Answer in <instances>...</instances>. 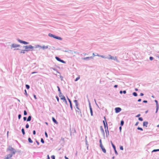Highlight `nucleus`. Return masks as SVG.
I'll list each match as a JSON object with an SVG mask.
<instances>
[{"instance_id": "obj_1", "label": "nucleus", "mask_w": 159, "mask_h": 159, "mask_svg": "<svg viewBox=\"0 0 159 159\" xmlns=\"http://www.w3.org/2000/svg\"><path fill=\"white\" fill-rule=\"evenodd\" d=\"M24 47L25 49V51H29L30 49H33L34 48V47L31 45L25 46H24Z\"/></svg>"}, {"instance_id": "obj_2", "label": "nucleus", "mask_w": 159, "mask_h": 159, "mask_svg": "<svg viewBox=\"0 0 159 159\" xmlns=\"http://www.w3.org/2000/svg\"><path fill=\"white\" fill-rule=\"evenodd\" d=\"M59 96L61 100H62L64 102L67 103V102L65 97L63 95H62L61 94H59Z\"/></svg>"}, {"instance_id": "obj_3", "label": "nucleus", "mask_w": 159, "mask_h": 159, "mask_svg": "<svg viewBox=\"0 0 159 159\" xmlns=\"http://www.w3.org/2000/svg\"><path fill=\"white\" fill-rule=\"evenodd\" d=\"M35 47L36 48H42L44 50V49H47L48 48V46H45V45H43L42 47V46H40L39 45H37Z\"/></svg>"}, {"instance_id": "obj_4", "label": "nucleus", "mask_w": 159, "mask_h": 159, "mask_svg": "<svg viewBox=\"0 0 159 159\" xmlns=\"http://www.w3.org/2000/svg\"><path fill=\"white\" fill-rule=\"evenodd\" d=\"M20 46V45H19L15 44H12V45L11 46V48H17L18 47H19Z\"/></svg>"}, {"instance_id": "obj_5", "label": "nucleus", "mask_w": 159, "mask_h": 159, "mask_svg": "<svg viewBox=\"0 0 159 159\" xmlns=\"http://www.w3.org/2000/svg\"><path fill=\"white\" fill-rule=\"evenodd\" d=\"M18 41L20 43H23L24 44H28L29 43L28 42H27L25 41H22L21 40H20V39H19L18 40Z\"/></svg>"}, {"instance_id": "obj_6", "label": "nucleus", "mask_w": 159, "mask_h": 159, "mask_svg": "<svg viewBox=\"0 0 159 159\" xmlns=\"http://www.w3.org/2000/svg\"><path fill=\"white\" fill-rule=\"evenodd\" d=\"M115 110L116 112L117 113L121 111V109L120 107H116L115 108Z\"/></svg>"}, {"instance_id": "obj_7", "label": "nucleus", "mask_w": 159, "mask_h": 159, "mask_svg": "<svg viewBox=\"0 0 159 159\" xmlns=\"http://www.w3.org/2000/svg\"><path fill=\"white\" fill-rule=\"evenodd\" d=\"M111 144L112 146V147L115 150V153L116 154H117L118 153L116 150V147H115V146L113 144V143H112V142H111Z\"/></svg>"}, {"instance_id": "obj_8", "label": "nucleus", "mask_w": 159, "mask_h": 159, "mask_svg": "<svg viewBox=\"0 0 159 159\" xmlns=\"http://www.w3.org/2000/svg\"><path fill=\"white\" fill-rule=\"evenodd\" d=\"M100 147H101V148L102 149L103 152L104 153H106V150L105 149V148H104V147L102 145V146H100Z\"/></svg>"}, {"instance_id": "obj_9", "label": "nucleus", "mask_w": 159, "mask_h": 159, "mask_svg": "<svg viewBox=\"0 0 159 159\" xmlns=\"http://www.w3.org/2000/svg\"><path fill=\"white\" fill-rule=\"evenodd\" d=\"M12 156V155L11 154H9L7 155V157L4 159H10Z\"/></svg>"}, {"instance_id": "obj_10", "label": "nucleus", "mask_w": 159, "mask_h": 159, "mask_svg": "<svg viewBox=\"0 0 159 159\" xmlns=\"http://www.w3.org/2000/svg\"><path fill=\"white\" fill-rule=\"evenodd\" d=\"M52 37H53L54 38H55V39H59V40L61 39V38L59 37L56 36H55L54 35H52Z\"/></svg>"}, {"instance_id": "obj_11", "label": "nucleus", "mask_w": 159, "mask_h": 159, "mask_svg": "<svg viewBox=\"0 0 159 159\" xmlns=\"http://www.w3.org/2000/svg\"><path fill=\"white\" fill-rule=\"evenodd\" d=\"M109 56L110 57V59L114 60H115L116 59V57H112V56H111V55H109Z\"/></svg>"}, {"instance_id": "obj_12", "label": "nucleus", "mask_w": 159, "mask_h": 159, "mask_svg": "<svg viewBox=\"0 0 159 159\" xmlns=\"http://www.w3.org/2000/svg\"><path fill=\"white\" fill-rule=\"evenodd\" d=\"M148 124V122L146 121H144L143 122V126H145L146 127H147V125Z\"/></svg>"}, {"instance_id": "obj_13", "label": "nucleus", "mask_w": 159, "mask_h": 159, "mask_svg": "<svg viewBox=\"0 0 159 159\" xmlns=\"http://www.w3.org/2000/svg\"><path fill=\"white\" fill-rule=\"evenodd\" d=\"M90 111L91 115L92 116H93V113L92 109L91 108V106L90 107Z\"/></svg>"}, {"instance_id": "obj_14", "label": "nucleus", "mask_w": 159, "mask_h": 159, "mask_svg": "<svg viewBox=\"0 0 159 159\" xmlns=\"http://www.w3.org/2000/svg\"><path fill=\"white\" fill-rule=\"evenodd\" d=\"M92 58V57H85V58H83V59L84 60H86L87 59H89L90 58Z\"/></svg>"}, {"instance_id": "obj_15", "label": "nucleus", "mask_w": 159, "mask_h": 159, "mask_svg": "<svg viewBox=\"0 0 159 159\" xmlns=\"http://www.w3.org/2000/svg\"><path fill=\"white\" fill-rule=\"evenodd\" d=\"M52 120L56 124H57L58 123L57 122V121H56V120L55 119V118L53 117H52Z\"/></svg>"}, {"instance_id": "obj_16", "label": "nucleus", "mask_w": 159, "mask_h": 159, "mask_svg": "<svg viewBox=\"0 0 159 159\" xmlns=\"http://www.w3.org/2000/svg\"><path fill=\"white\" fill-rule=\"evenodd\" d=\"M104 120H103V124L104 125V127H105V123H106V118H105V117H104Z\"/></svg>"}, {"instance_id": "obj_17", "label": "nucleus", "mask_w": 159, "mask_h": 159, "mask_svg": "<svg viewBox=\"0 0 159 159\" xmlns=\"http://www.w3.org/2000/svg\"><path fill=\"white\" fill-rule=\"evenodd\" d=\"M106 127L107 128V129H108V126H107V124L106 121V123H105V127H104V128H105V130L106 131Z\"/></svg>"}, {"instance_id": "obj_18", "label": "nucleus", "mask_w": 159, "mask_h": 159, "mask_svg": "<svg viewBox=\"0 0 159 159\" xmlns=\"http://www.w3.org/2000/svg\"><path fill=\"white\" fill-rule=\"evenodd\" d=\"M31 120V116H29L27 119V121H30Z\"/></svg>"}, {"instance_id": "obj_19", "label": "nucleus", "mask_w": 159, "mask_h": 159, "mask_svg": "<svg viewBox=\"0 0 159 159\" xmlns=\"http://www.w3.org/2000/svg\"><path fill=\"white\" fill-rule=\"evenodd\" d=\"M28 141H29V142L30 143H33V141H32V140H31V138H28Z\"/></svg>"}, {"instance_id": "obj_20", "label": "nucleus", "mask_w": 159, "mask_h": 159, "mask_svg": "<svg viewBox=\"0 0 159 159\" xmlns=\"http://www.w3.org/2000/svg\"><path fill=\"white\" fill-rule=\"evenodd\" d=\"M80 75H79L78 76V77L76 78V79H75V81H77V80H78L79 79H80Z\"/></svg>"}, {"instance_id": "obj_21", "label": "nucleus", "mask_w": 159, "mask_h": 159, "mask_svg": "<svg viewBox=\"0 0 159 159\" xmlns=\"http://www.w3.org/2000/svg\"><path fill=\"white\" fill-rule=\"evenodd\" d=\"M156 113H157V112L158 110L159 106H156Z\"/></svg>"}, {"instance_id": "obj_22", "label": "nucleus", "mask_w": 159, "mask_h": 159, "mask_svg": "<svg viewBox=\"0 0 159 159\" xmlns=\"http://www.w3.org/2000/svg\"><path fill=\"white\" fill-rule=\"evenodd\" d=\"M21 131H22V133L23 134V135H24L25 134V132L24 129H23V128L22 129H21Z\"/></svg>"}, {"instance_id": "obj_23", "label": "nucleus", "mask_w": 159, "mask_h": 159, "mask_svg": "<svg viewBox=\"0 0 159 159\" xmlns=\"http://www.w3.org/2000/svg\"><path fill=\"white\" fill-rule=\"evenodd\" d=\"M155 102H156V106H159V104H158V101L157 100H155Z\"/></svg>"}, {"instance_id": "obj_24", "label": "nucleus", "mask_w": 159, "mask_h": 159, "mask_svg": "<svg viewBox=\"0 0 159 159\" xmlns=\"http://www.w3.org/2000/svg\"><path fill=\"white\" fill-rule=\"evenodd\" d=\"M133 94L134 96H137V94L136 92H134Z\"/></svg>"}, {"instance_id": "obj_25", "label": "nucleus", "mask_w": 159, "mask_h": 159, "mask_svg": "<svg viewBox=\"0 0 159 159\" xmlns=\"http://www.w3.org/2000/svg\"><path fill=\"white\" fill-rule=\"evenodd\" d=\"M56 59L58 61H60V59L58 57H56Z\"/></svg>"}, {"instance_id": "obj_26", "label": "nucleus", "mask_w": 159, "mask_h": 159, "mask_svg": "<svg viewBox=\"0 0 159 159\" xmlns=\"http://www.w3.org/2000/svg\"><path fill=\"white\" fill-rule=\"evenodd\" d=\"M25 86H26V88L27 89H29L30 88V86L29 85H28L27 84H26Z\"/></svg>"}, {"instance_id": "obj_27", "label": "nucleus", "mask_w": 159, "mask_h": 159, "mask_svg": "<svg viewBox=\"0 0 159 159\" xmlns=\"http://www.w3.org/2000/svg\"><path fill=\"white\" fill-rule=\"evenodd\" d=\"M99 142H100V146H102V141H101V139H100Z\"/></svg>"}, {"instance_id": "obj_28", "label": "nucleus", "mask_w": 159, "mask_h": 159, "mask_svg": "<svg viewBox=\"0 0 159 159\" xmlns=\"http://www.w3.org/2000/svg\"><path fill=\"white\" fill-rule=\"evenodd\" d=\"M139 120L141 121H142L143 120V119L142 117H139Z\"/></svg>"}, {"instance_id": "obj_29", "label": "nucleus", "mask_w": 159, "mask_h": 159, "mask_svg": "<svg viewBox=\"0 0 159 159\" xmlns=\"http://www.w3.org/2000/svg\"><path fill=\"white\" fill-rule=\"evenodd\" d=\"M124 123V122L122 120L121 121L120 124L121 125V126H122L123 125Z\"/></svg>"}, {"instance_id": "obj_30", "label": "nucleus", "mask_w": 159, "mask_h": 159, "mask_svg": "<svg viewBox=\"0 0 159 159\" xmlns=\"http://www.w3.org/2000/svg\"><path fill=\"white\" fill-rule=\"evenodd\" d=\"M137 129H138L141 130V131H142L143 130V129L142 128H141L140 127H138L137 128Z\"/></svg>"}, {"instance_id": "obj_31", "label": "nucleus", "mask_w": 159, "mask_h": 159, "mask_svg": "<svg viewBox=\"0 0 159 159\" xmlns=\"http://www.w3.org/2000/svg\"><path fill=\"white\" fill-rule=\"evenodd\" d=\"M41 142L43 143H44V141L43 140V139L42 138H41Z\"/></svg>"}, {"instance_id": "obj_32", "label": "nucleus", "mask_w": 159, "mask_h": 159, "mask_svg": "<svg viewBox=\"0 0 159 159\" xmlns=\"http://www.w3.org/2000/svg\"><path fill=\"white\" fill-rule=\"evenodd\" d=\"M60 62H61L62 63H65V61H63V60H61V59H60Z\"/></svg>"}, {"instance_id": "obj_33", "label": "nucleus", "mask_w": 159, "mask_h": 159, "mask_svg": "<svg viewBox=\"0 0 159 159\" xmlns=\"http://www.w3.org/2000/svg\"><path fill=\"white\" fill-rule=\"evenodd\" d=\"M57 88H58V91L60 92V94H61V90L59 87L58 86H57Z\"/></svg>"}, {"instance_id": "obj_34", "label": "nucleus", "mask_w": 159, "mask_h": 159, "mask_svg": "<svg viewBox=\"0 0 159 159\" xmlns=\"http://www.w3.org/2000/svg\"><path fill=\"white\" fill-rule=\"evenodd\" d=\"M51 157L52 158V159H55V157L54 155L52 156Z\"/></svg>"}, {"instance_id": "obj_35", "label": "nucleus", "mask_w": 159, "mask_h": 159, "mask_svg": "<svg viewBox=\"0 0 159 159\" xmlns=\"http://www.w3.org/2000/svg\"><path fill=\"white\" fill-rule=\"evenodd\" d=\"M120 149L121 150H123V147L122 146H120Z\"/></svg>"}, {"instance_id": "obj_36", "label": "nucleus", "mask_w": 159, "mask_h": 159, "mask_svg": "<svg viewBox=\"0 0 159 159\" xmlns=\"http://www.w3.org/2000/svg\"><path fill=\"white\" fill-rule=\"evenodd\" d=\"M29 125L28 124H27L25 126L26 128H28L29 127Z\"/></svg>"}, {"instance_id": "obj_37", "label": "nucleus", "mask_w": 159, "mask_h": 159, "mask_svg": "<svg viewBox=\"0 0 159 159\" xmlns=\"http://www.w3.org/2000/svg\"><path fill=\"white\" fill-rule=\"evenodd\" d=\"M159 151V149H154L153 150L152 152H157Z\"/></svg>"}, {"instance_id": "obj_38", "label": "nucleus", "mask_w": 159, "mask_h": 159, "mask_svg": "<svg viewBox=\"0 0 159 159\" xmlns=\"http://www.w3.org/2000/svg\"><path fill=\"white\" fill-rule=\"evenodd\" d=\"M45 135L46 137V138H48V134H47V132H45Z\"/></svg>"}, {"instance_id": "obj_39", "label": "nucleus", "mask_w": 159, "mask_h": 159, "mask_svg": "<svg viewBox=\"0 0 159 159\" xmlns=\"http://www.w3.org/2000/svg\"><path fill=\"white\" fill-rule=\"evenodd\" d=\"M27 112L26 111H24V115H27Z\"/></svg>"}, {"instance_id": "obj_40", "label": "nucleus", "mask_w": 159, "mask_h": 159, "mask_svg": "<svg viewBox=\"0 0 159 159\" xmlns=\"http://www.w3.org/2000/svg\"><path fill=\"white\" fill-rule=\"evenodd\" d=\"M56 98L57 100V102H59V99L58 97L57 96H56Z\"/></svg>"}, {"instance_id": "obj_41", "label": "nucleus", "mask_w": 159, "mask_h": 159, "mask_svg": "<svg viewBox=\"0 0 159 159\" xmlns=\"http://www.w3.org/2000/svg\"><path fill=\"white\" fill-rule=\"evenodd\" d=\"M153 57H150L149 58L150 60H152L153 59Z\"/></svg>"}, {"instance_id": "obj_42", "label": "nucleus", "mask_w": 159, "mask_h": 159, "mask_svg": "<svg viewBox=\"0 0 159 159\" xmlns=\"http://www.w3.org/2000/svg\"><path fill=\"white\" fill-rule=\"evenodd\" d=\"M21 116V115H20V114L19 115H18L19 119H20V118Z\"/></svg>"}, {"instance_id": "obj_43", "label": "nucleus", "mask_w": 159, "mask_h": 159, "mask_svg": "<svg viewBox=\"0 0 159 159\" xmlns=\"http://www.w3.org/2000/svg\"><path fill=\"white\" fill-rule=\"evenodd\" d=\"M70 107L71 109H72V107L71 103H70Z\"/></svg>"}, {"instance_id": "obj_44", "label": "nucleus", "mask_w": 159, "mask_h": 159, "mask_svg": "<svg viewBox=\"0 0 159 159\" xmlns=\"http://www.w3.org/2000/svg\"><path fill=\"white\" fill-rule=\"evenodd\" d=\"M33 134L34 135H35L36 134V132L35 130H34L33 131Z\"/></svg>"}, {"instance_id": "obj_45", "label": "nucleus", "mask_w": 159, "mask_h": 159, "mask_svg": "<svg viewBox=\"0 0 159 159\" xmlns=\"http://www.w3.org/2000/svg\"><path fill=\"white\" fill-rule=\"evenodd\" d=\"M23 119L24 121H25L26 120V117H25L23 118Z\"/></svg>"}, {"instance_id": "obj_46", "label": "nucleus", "mask_w": 159, "mask_h": 159, "mask_svg": "<svg viewBox=\"0 0 159 159\" xmlns=\"http://www.w3.org/2000/svg\"><path fill=\"white\" fill-rule=\"evenodd\" d=\"M140 116V114H139L137 115L136 116V117H139Z\"/></svg>"}, {"instance_id": "obj_47", "label": "nucleus", "mask_w": 159, "mask_h": 159, "mask_svg": "<svg viewBox=\"0 0 159 159\" xmlns=\"http://www.w3.org/2000/svg\"><path fill=\"white\" fill-rule=\"evenodd\" d=\"M138 124H139V122H137L136 123V124H135V126H137V125H138Z\"/></svg>"}, {"instance_id": "obj_48", "label": "nucleus", "mask_w": 159, "mask_h": 159, "mask_svg": "<svg viewBox=\"0 0 159 159\" xmlns=\"http://www.w3.org/2000/svg\"><path fill=\"white\" fill-rule=\"evenodd\" d=\"M52 35H52V34H49V36H50L52 37Z\"/></svg>"}, {"instance_id": "obj_49", "label": "nucleus", "mask_w": 159, "mask_h": 159, "mask_svg": "<svg viewBox=\"0 0 159 159\" xmlns=\"http://www.w3.org/2000/svg\"><path fill=\"white\" fill-rule=\"evenodd\" d=\"M140 95L141 96H143V93H140Z\"/></svg>"}, {"instance_id": "obj_50", "label": "nucleus", "mask_w": 159, "mask_h": 159, "mask_svg": "<svg viewBox=\"0 0 159 159\" xmlns=\"http://www.w3.org/2000/svg\"><path fill=\"white\" fill-rule=\"evenodd\" d=\"M68 100L69 101V102L70 103H71L70 100L69 98H68Z\"/></svg>"}, {"instance_id": "obj_51", "label": "nucleus", "mask_w": 159, "mask_h": 159, "mask_svg": "<svg viewBox=\"0 0 159 159\" xmlns=\"http://www.w3.org/2000/svg\"><path fill=\"white\" fill-rule=\"evenodd\" d=\"M123 93H124L125 94V93H126V91H125V90L123 91Z\"/></svg>"}, {"instance_id": "obj_52", "label": "nucleus", "mask_w": 159, "mask_h": 159, "mask_svg": "<svg viewBox=\"0 0 159 159\" xmlns=\"http://www.w3.org/2000/svg\"><path fill=\"white\" fill-rule=\"evenodd\" d=\"M143 102H144V103H147V101H146V100H144V101H143Z\"/></svg>"}, {"instance_id": "obj_53", "label": "nucleus", "mask_w": 159, "mask_h": 159, "mask_svg": "<svg viewBox=\"0 0 159 159\" xmlns=\"http://www.w3.org/2000/svg\"><path fill=\"white\" fill-rule=\"evenodd\" d=\"M141 101V99H139L138 100V102H139Z\"/></svg>"}, {"instance_id": "obj_54", "label": "nucleus", "mask_w": 159, "mask_h": 159, "mask_svg": "<svg viewBox=\"0 0 159 159\" xmlns=\"http://www.w3.org/2000/svg\"><path fill=\"white\" fill-rule=\"evenodd\" d=\"M25 50H24V51H21V53H25Z\"/></svg>"}, {"instance_id": "obj_55", "label": "nucleus", "mask_w": 159, "mask_h": 159, "mask_svg": "<svg viewBox=\"0 0 159 159\" xmlns=\"http://www.w3.org/2000/svg\"><path fill=\"white\" fill-rule=\"evenodd\" d=\"M47 157H48L47 159H50V157L48 155Z\"/></svg>"}, {"instance_id": "obj_56", "label": "nucleus", "mask_w": 159, "mask_h": 159, "mask_svg": "<svg viewBox=\"0 0 159 159\" xmlns=\"http://www.w3.org/2000/svg\"><path fill=\"white\" fill-rule=\"evenodd\" d=\"M114 87L115 88H117V85H114Z\"/></svg>"}, {"instance_id": "obj_57", "label": "nucleus", "mask_w": 159, "mask_h": 159, "mask_svg": "<svg viewBox=\"0 0 159 159\" xmlns=\"http://www.w3.org/2000/svg\"><path fill=\"white\" fill-rule=\"evenodd\" d=\"M65 158L66 159H68V157H67L66 156H65Z\"/></svg>"}, {"instance_id": "obj_58", "label": "nucleus", "mask_w": 159, "mask_h": 159, "mask_svg": "<svg viewBox=\"0 0 159 159\" xmlns=\"http://www.w3.org/2000/svg\"><path fill=\"white\" fill-rule=\"evenodd\" d=\"M36 143H37V144H38V145H39V142H38L37 141H36Z\"/></svg>"}, {"instance_id": "obj_59", "label": "nucleus", "mask_w": 159, "mask_h": 159, "mask_svg": "<svg viewBox=\"0 0 159 159\" xmlns=\"http://www.w3.org/2000/svg\"><path fill=\"white\" fill-rule=\"evenodd\" d=\"M25 93L26 94H27V92H26V90H25Z\"/></svg>"}, {"instance_id": "obj_60", "label": "nucleus", "mask_w": 159, "mask_h": 159, "mask_svg": "<svg viewBox=\"0 0 159 159\" xmlns=\"http://www.w3.org/2000/svg\"><path fill=\"white\" fill-rule=\"evenodd\" d=\"M135 90L136 91H137L138 90V89H137V88H135Z\"/></svg>"}, {"instance_id": "obj_61", "label": "nucleus", "mask_w": 159, "mask_h": 159, "mask_svg": "<svg viewBox=\"0 0 159 159\" xmlns=\"http://www.w3.org/2000/svg\"><path fill=\"white\" fill-rule=\"evenodd\" d=\"M35 73H37V72H33L32 73V74H33Z\"/></svg>"}, {"instance_id": "obj_62", "label": "nucleus", "mask_w": 159, "mask_h": 159, "mask_svg": "<svg viewBox=\"0 0 159 159\" xmlns=\"http://www.w3.org/2000/svg\"><path fill=\"white\" fill-rule=\"evenodd\" d=\"M123 92L122 91H120V93H122Z\"/></svg>"}, {"instance_id": "obj_63", "label": "nucleus", "mask_w": 159, "mask_h": 159, "mask_svg": "<svg viewBox=\"0 0 159 159\" xmlns=\"http://www.w3.org/2000/svg\"><path fill=\"white\" fill-rule=\"evenodd\" d=\"M34 98H35V99H36V96H35V95H34Z\"/></svg>"}, {"instance_id": "obj_64", "label": "nucleus", "mask_w": 159, "mask_h": 159, "mask_svg": "<svg viewBox=\"0 0 159 159\" xmlns=\"http://www.w3.org/2000/svg\"><path fill=\"white\" fill-rule=\"evenodd\" d=\"M157 126V127H159V125H158Z\"/></svg>"}]
</instances>
